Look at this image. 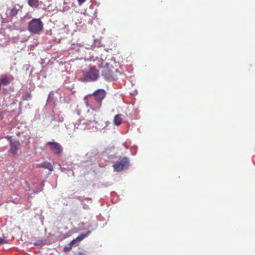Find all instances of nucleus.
<instances>
[{
  "label": "nucleus",
  "instance_id": "nucleus-1",
  "mask_svg": "<svg viewBox=\"0 0 255 255\" xmlns=\"http://www.w3.org/2000/svg\"><path fill=\"white\" fill-rule=\"evenodd\" d=\"M91 55L89 57L90 61H97V65L99 68H101L103 76L109 81H114L117 79L118 70L116 68V63L113 62H105L101 58V54L100 52L92 50L90 52Z\"/></svg>",
  "mask_w": 255,
  "mask_h": 255
},
{
  "label": "nucleus",
  "instance_id": "nucleus-2",
  "mask_svg": "<svg viewBox=\"0 0 255 255\" xmlns=\"http://www.w3.org/2000/svg\"><path fill=\"white\" fill-rule=\"evenodd\" d=\"M106 95L104 89H98L92 95L84 97V101L87 107L93 110L100 109Z\"/></svg>",
  "mask_w": 255,
  "mask_h": 255
},
{
  "label": "nucleus",
  "instance_id": "nucleus-3",
  "mask_svg": "<svg viewBox=\"0 0 255 255\" xmlns=\"http://www.w3.org/2000/svg\"><path fill=\"white\" fill-rule=\"evenodd\" d=\"M43 28V22L40 18H32L28 24L27 29L32 34H39Z\"/></svg>",
  "mask_w": 255,
  "mask_h": 255
},
{
  "label": "nucleus",
  "instance_id": "nucleus-4",
  "mask_svg": "<svg viewBox=\"0 0 255 255\" xmlns=\"http://www.w3.org/2000/svg\"><path fill=\"white\" fill-rule=\"evenodd\" d=\"M130 165L129 160L126 157H119L113 162V168L116 172L127 169Z\"/></svg>",
  "mask_w": 255,
  "mask_h": 255
},
{
  "label": "nucleus",
  "instance_id": "nucleus-5",
  "mask_svg": "<svg viewBox=\"0 0 255 255\" xmlns=\"http://www.w3.org/2000/svg\"><path fill=\"white\" fill-rule=\"evenodd\" d=\"M94 122L95 127L97 129L101 130L105 129L108 126V122L106 120L105 118L103 116H97L95 117Z\"/></svg>",
  "mask_w": 255,
  "mask_h": 255
},
{
  "label": "nucleus",
  "instance_id": "nucleus-6",
  "mask_svg": "<svg viewBox=\"0 0 255 255\" xmlns=\"http://www.w3.org/2000/svg\"><path fill=\"white\" fill-rule=\"evenodd\" d=\"M46 145L49 146L50 150L54 154L59 155L63 152V148L60 143L55 141H48Z\"/></svg>",
  "mask_w": 255,
  "mask_h": 255
},
{
  "label": "nucleus",
  "instance_id": "nucleus-7",
  "mask_svg": "<svg viewBox=\"0 0 255 255\" xmlns=\"http://www.w3.org/2000/svg\"><path fill=\"white\" fill-rule=\"evenodd\" d=\"M14 79V78L11 74H5L0 76V86H6L9 85Z\"/></svg>",
  "mask_w": 255,
  "mask_h": 255
},
{
  "label": "nucleus",
  "instance_id": "nucleus-8",
  "mask_svg": "<svg viewBox=\"0 0 255 255\" xmlns=\"http://www.w3.org/2000/svg\"><path fill=\"white\" fill-rule=\"evenodd\" d=\"M99 75V72L96 68V66L90 67L88 71L86 74V77L91 80H97Z\"/></svg>",
  "mask_w": 255,
  "mask_h": 255
},
{
  "label": "nucleus",
  "instance_id": "nucleus-9",
  "mask_svg": "<svg viewBox=\"0 0 255 255\" xmlns=\"http://www.w3.org/2000/svg\"><path fill=\"white\" fill-rule=\"evenodd\" d=\"M20 147V143L19 141H11L10 147L9 151L12 154L17 153V151Z\"/></svg>",
  "mask_w": 255,
  "mask_h": 255
},
{
  "label": "nucleus",
  "instance_id": "nucleus-10",
  "mask_svg": "<svg viewBox=\"0 0 255 255\" xmlns=\"http://www.w3.org/2000/svg\"><path fill=\"white\" fill-rule=\"evenodd\" d=\"M87 124V121L85 119L80 120L79 121L77 122L76 123H75L74 127L75 129H88L87 126H85V124Z\"/></svg>",
  "mask_w": 255,
  "mask_h": 255
},
{
  "label": "nucleus",
  "instance_id": "nucleus-11",
  "mask_svg": "<svg viewBox=\"0 0 255 255\" xmlns=\"http://www.w3.org/2000/svg\"><path fill=\"white\" fill-rule=\"evenodd\" d=\"M17 6L18 7H14L11 8L9 11V15L11 16H14L17 14L19 10H21L22 8V6L18 5L17 4Z\"/></svg>",
  "mask_w": 255,
  "mask_h": 255
},
{
  "label": "nucleus",
  "instance_id": "nucleus-12",
  "mask_svg": "<svg viewBox=\"0 0 255 255\" xmlns=\"http://www.w3.org/2000/svg\"><path fill=\"white\" fill-rule=\"evenodd\" d=\"M27 3L32 8H37L39 6V0H28Z\"/></svg>",
  "mask_w": 255,
  "mask_h": 255
},
{
  "label": "nucleus",
  "instance_id": "nucleus-13",
  "mask_svg": "<svg viewBox=\"0 0 255 255\" xmlns=\"http://www.w3.org/2000/svg\"><path fill=\"white\" fill-rule=\"evenodd\" d=\"M123 119L121 115H116L114 117V123L116 126H120L122 123Z\"/></svg>",
  "mask_w": 255,
  "mask_h": 255
},
{
  "label": "nucleus",
  "instance_id": "nucleus-14",
  "mask_svg": "<svg viewBox=\"0 0 255 255\" xmlns=\"http://www.w3.org/2000/svg\"><path fill=\"white\" fill-rule=\"evenodd\" d=\"M86 236V235L85 234H81L79 235V236L76 237V239H73L72 241L70 242V245H74L76 242H80L82 241L85 238Z\"/></svg>",
  "mask_w": 255,
  "mask_h": 255
},
{
  "label": "nucleus",
  "instance_id": "nucleus-15",
  "mask_svg": "<svg viewBox=\"0 0 255 255\" xmlns=\"http://www.w3.org/2000/svg\"><path fill=\"white\" fill-rule=\"evenodd\" d=\"M37 166L38 167H42L44 168H47L49 170H52V167L51 165V164L48 163V162H44L43 163L39 164Z\"/></svg>",
  "mask_w": 255,
  "mask_h": 255
},
{
  "label": "nucleus",
  "instance_id": "nucleus-16",
  "mask_svg": "<svg viewBox=\"0 0 255 255\" xmlns=\"http://www.w3.org/2000/svg\"><path fill=\"white\" fill-rule=\"evenodd\" d=\"M31 95L30 93H26L25 94L22 96V99L24 101H29L31 99Z\"/></svg>",
  "mask_w": 255,
  "mask_h": 255
},
{
  "label": "nucleus",
  "instance_id": "nucleus-17",
  "mask_svg": "<svg viewBox=\"0 0 255 255\" xmlns=\"http://www.w3.org/2000/svg\"><path fill=\"white\" fill-rule=\"evenodd\" d=\"M7 243V241L6 239L4 238H1V237H0V245H3V244Z\"/></svg>",
  "mask_w": 255,
  "mask_h": 255
},
{
  "label": "nucleus",
  "instance_id": "nucleus-18",
  "mask_svg": "<svg viewBox=\"0 0 255 255\" xmlns=\"http://www.w3.org/2000/svg\"><path fill=\"white\" fill-rule=\"evenodd\" d=\"M70 246L69 247H65L64 249V251H69L72 249V245H71V243L70 244Z\"/></svg>",
  "mask_w": 255,
  "mask_h": 255
},
{
  "label": "nucleus",
  "instance_id": "nucleus-19",
  "mask_svg": "<svg viewBox=\"0 0 255 255\" xmlns=\"http://www.w3.org/2000/svg\"><path fill=\"white\" fill-rule=\"evenodd\" d=\"M6 139H7L8 140V141H9L10 142V145L11 144V141H12V137L11 136H9V135H7V136L5 137Z\"/></svg>",
  "mask_w": 255,
  "mask_h": 255
},
{
  "label": "nucleus",
  "instance_id": "nucleus-20",
  "mask_svg": "<svg viewBox=\"0 0 255 255\" xmlns=\"http://www.w3.org/2000/svg\"><path fill=\"white\" fill-rule=\"evenodd\" d=\"M87 0H77L78 4L81 5V4L84 3V2L86 1Z\"/></svg>",
  "mask_w": 255,
  "mask_h": 255
},
{
  "label": "nucleus",
  "instance_id": "nucleus-21",
  "mask_svg": "<svg viewBox=\"0 0 255 255\" xmlns=\"http://www.w3.org/2000/svg\"><path fill=\"white\" fill-rule=\"evenodd\" d=\"M0 90H1V87H0Z\"/></svg>",
  "mask_w": 255,
  "mask_h": 255
}]
</instances>
